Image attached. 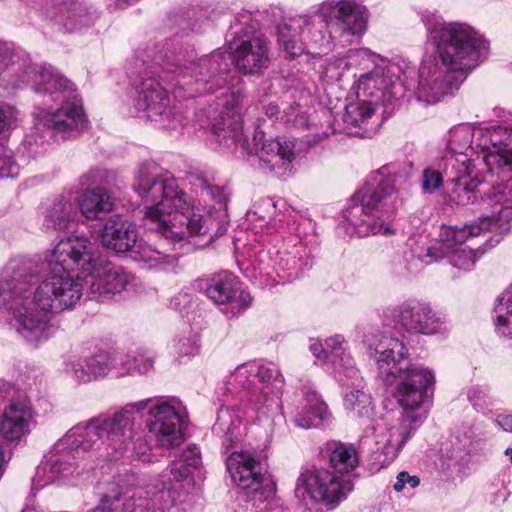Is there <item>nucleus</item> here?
<instances>
[{"instance_id":"obj_33","label":"nucleus","mask_w":512,"mask_h":512,"mask_svg":"<svg viewBox=\"0 0 512 512\" xmlns=\"http://www.w3.org/2000/svg\"><path fill=\"white\" fill-rule=\"evenodd\" d=\"M236 410L239 411V408L235 406L220 408L213 426V432L222 439V445L227 451L235 447L246 435V425Z\"/></svg>"},{"instance_id":"obj_18","label":"nucleus","mask_w":512,"mask_h":512,"mask_svg":"<svg viewBox=\"0 0 512 512\" xmlns=\"http://www.w3.org/2000/svg\"><path fill=\"white\" fill-rule=\"evenodd\" d=\"M197 287L215 304L228 305L224 313L230 318L239 316L252 302L251 295L240 291L237 278L227 271L199 280Z\"/></svg>"},{"instance_id":"obj_20","label":"nucleus","mask_w":512,"mask_h":512,"mask_svg":"<svg viewBox=\"0 0 512 512\" xmlns=\"http://www.w3.org/2000/svg\"><path fill=\"white\" fill-rule=\"evenodd\" d=\"M474 125L459 124L448 134L447 148L450 155L445 157V174L450 175L454 169L458 173H469L470 167H476L479 152L474 147Z\"/></svg>"},{"instance_id":"obj_52","label":"nucleus","mask_w":512,"mask_h":512,"mask_svg":"<svg viewBox=\"0 0 512 512\" xmlns=\"http://www.w3.org/2000/svg\"><path fill=\"white\" fill-rule=\"evenodd\" d=\"M474 147L475 151L483 155L491 151V125L485 127L474 126Z\"/></svg>"},{"instance_id":"obj_57","label":"nucleus","mask_w":512,"mask_h":512,"mask_svg":"<svg viewBox=\"0 0 512 512\" xmlns=\"http://www.w3.org/2000/svg\"><path fill=\"white\" fill-rule=\"evenodd\" d=\"M275 209L276 205L271 199H261L255 206L253 215L258 216V218L262 220L270 219L271 216L275 213Z\"/></svg>"},{"instance_id":"obj_41","label":"nucleus","mask_w":512,"mask_h":512,"mask_svg":"<svg viewBox=\"0 0 512 512\" xmlns=\"http://www.w3.org/2000/svg\"><path fill=\"white\" fill-rule=\"evenodd\" d=\"M122 355L124 359L119 360L118 376L135 373L143 374L153 368L154 355L148 350L138 349L127 354L122 353Z\"/></svg>"},{"instance_id":"obj_64","label":"nucleus","mask_w":512,"mask_h":512,"mask_svg":"<svg viewBox=\"0 0 512 512\" xmlns=\"http://www.w3.org/2000/svg\"><path fill=\"white\" fill-rule=\"evenodd\" d=\"M4 463H5V458H4L2 446L0 445V478L2 477V474L4 471Z\"/></svg>"},{"instance_id":"obj_35","label":"nucleus","mask_w":512,"mask_h":512,"mask_svg":"<svg viewBox=\"0 0 512 512\" xmlns=\"http://www.w3.org/2000/svg\"><path fill=\"white\" fill-rule=\"evenodd\" d=\"M493 323L498 336L512 339V289L507 288L496 298Z\"/></svg>"},{"instance_id":"obj_58","label":"nucleus","mask_w":512,"mask_h":512,"mask_svg":"<svg viewBox=\"0 0 512 512\" xmlns=\"http://www.w3.org/2000/svg\"><path fill=\"white\" fill-rule=\"evenodd\" d=\"M17 111L8 105L0 106V134L9 126L10 121L15 119Z\"/></svg>"},{"instance_id":"obj_37","label":"nucleus","mask_w":512,"mask_h":512,"mask_svg":"<svg viewBox=\"0 0 512 512\" xmlns=\"http://www.w3.org/2000/svg\"><path fill=\"white\" fill-rule=\"evenodd\" d=\"M134 259L142 263V267L154 270H167L175 266L178 255L170 254L168 251H159L150 246L137 244Z\"/></svg>"},{"instance_id":"obj_29","label":"nucleus","mask_w":512,"mask_h":512,"mask_svg":"<svg viewBox=\"0 0 512 512\" xmlns=\"http://www.w3.org/2000/svg\"><path fill=\"white\" fill-rule=\"evenodd\" d=\"M78 217L77 195L68 191L56 197L46 208L43 226L48 230L65 231L77 222Z\"/></svg>"},{"instance_id":"obj_59","label":"nucleus","mask_w":512,"mask_h":512,"mask_svg":"<svg viewBox=\"0 0 512 512\" xmlns=\"http://www.w3.org/2000/svg\"><path fill=\"white\" fill-rule=\"evenodd\" d=\"M15 165L14 162L7 158L5 160H0V178L12 177L15 174Z\"/></svg>"},{"instance_id":"obj_5","label":"nucleus","mask_w":512,"mask_h":512,"mask_svg":"<svg viewBox=\"0 0 512 512\" xmlns=\"http://www.w3.org/2000/svg\"><path fill=\"white\" fill-rule=\"evenodd\" d=\"M421 20L436 57L421 63L415 95L419 101L435 104L487 58L490 44L468 23L446 22L437 12L426 10Z\"/></svg>"},{"instance_id":"obj_47","label":"nucleus","mask_w":512,"mask_h":512,"mask_svg":"<svg viewBox=\"0 0 512 512\" xmlns=\"http://www.w3.org/2000/svg\"><path fill=\"white\" fill-rule=\"evenodd\" d=\"M442 171L427 167L422 172L421 189L425 194H433L443 185V177L446 176L445 159L439 164Z\"/></svg>"},{"instance_id":"obj_44","label":"nucleus","mask_w":512,"mask_h":512,"mask_svg":"<svg viewBox=\"0 0 512 512\" xmlns=\"http://www.w3.org/2000/svg\"><path fill=\"white\" fill-rule=\"evenodd\" d=\"M44 127L36 130V120L34 119V126L29 134H27L22 142L23 153L28 157H35L43 153L46 149L47 136L42 132Z\"/></svg>"},{"instance_id":"obj_53","label":"nucleus","mask_w":512,"mask_h":512,"mask_svg":"<svg viewBox=\"0 0 512 512\" xmlns=\"http://www.w3.org/2000/svg\"><path fill=\"white\" fill-rule=\"evenodd\" d=\"M132 457L144 462L151 463L154 461L153 448L141 437L133 442Z\"/></svg>"},{"instance_id":"obj_7","label":"nucleus","mask_w":512,"mask_h":512,"mask_svg":"<svg viewBox=\"0 0 512 512\" xmlns=\"http://www.w3.org/2000/svg\"><path fill=\"white\" fill-rule=\"evenodd\" d=\"M323 76L329 83L354 78L350 95L378 105L391 103L404 90L400 66L367 48L350 49L344 56L330 60Z\"/></svg>"},{"instance_id":"obj_45","label":"nucleus","mask_w":512,"mask_h":512,"mask_svg":"<svg viewBox=\"0 0 512 512\" xmlns=\"http://www.w3.org/2000/svg\"><path fill=\"white\" fill-rule=\"evenodd\" d=\"M114 179V173L100 167H93L83 173L78 179V185L82 189H91L93 186H101L110 183Z\"/></svg>"},{"instance_id":"obj_17","label":"nucleus","mask_w":512,"mask_h":512,"mask_svg":"<svg viewBox=\"0 0 512 512\" xmlns=\"http://www.w3.org/2000/svg\"><path fill=\"white\" fill-rule=\"evenodd\" d=\"M61 106L56 110L37 106L33 117L36 120V130L46 128L47 132L67 138L74 132L81 131L87 122L81 100L76 94L59 101Z\"/></svg>"},{"instance_id":"obj_50","label":"nucleus","mask_w":512,"mask_h":512,"mask_svg":"<svg viewBox=\"0 0 512 512\" xmlns=\"http://www.w3.org/2000/svg\"><path fill=\"white\" fill-rule=\"evenodd\" d=\"M282 119L286 124L298 129H314V124L311 123L310 117L301 111L298 106H291L285 110Z\"/></svg>"},{"instance_id":"obj_19","label":"nucleus","mask_w":512,"mask_h":512,"mask_svg":"<svg viewBox=\"0 0 512 512\" xmlns=\"http://www.w3.org/2000/svg\"><path fill=\"white\" fill-rule=\"evenodd\" d=\"M84 458L71 448L58 449V441L49 453L46 461L37 468L33 487L40 489L51 483H65L79 476L84 470Z\"/></svg>"},{"instance_id":"obj_23","label":"nucleus","mask_w":512,"mask_h":512,"mask_svg":"<svg viewBox=\"0 0 512 512\" xmlns=\"http://www.w3.org/2000/svg\"><path fill=\"white\" fill-rule=\"evenodd\" d=\"M46 8L48 17L55 19L68 32H78L91 27L99 17L96 9L84 0H50Z\"/></svg>"},{"instance_id":"obj_62","label":"nucleus","mask_w":512,"mask_h":512,"mask_svg":"<svg viewBox=\"0 0 512 512\" xmlns=\"http://www.w3.org/2000/svg\"><path fill=\"white\" fill-rule=\"evenodd\" d=\"M472 438V432L470 429L466 430L463 434V438H461L459 435H456V439L459 441L460 449H464L468 443H470V440Z\"/></svg>"},{"instance_id":"obj_14","label":"nucleus","mask_w":512,"mask_h":512,"mask_svg":"<svg viewBox=\"0 0 512 512\" xmlns=\"http://www.w3.org/2000/svg\"><path fill=\"white\" fill-rule=\"evenodd\" d=\"M17 52L21 58L20 67L4 72L1 80L4 81L5 76H9L11 79L8 80V84L12 87L32 83L37 94L48 97L52 102H59L76 94L73 84L57 69L50 65L32 64L24 52L19 49Z\"/></svg>"},{"instance_id":"obj_21","label":"nucleus","mask_w":512,"mask_h":512,"mask_svg":"<svg viewBox=\"0 0 512 512\" xmlns=\"http://www.w3.org/2000/svg\"><path fill=\"white\" fill-rule=\"evenodd\" d=\"M392 313L408 332L430 335L445 329V318L424 302H403Z\"/></svg>"},{"instance_id":"obj_60","label":"nucleus","mask_w":512,"mask_h":512,"mask_svg":"<svg viewBox=\"0 0 512 512\" xmlns=\"http://www.w3.org/2000/svg\"><path fill=\"white\" fill-rule=\"evenodd\" d=\"M496 423L505 431L512 432V414H501L497 417Z\"/></svg>"},{"instance_id":"obj_36","label":"nucleus","mask_w":512,"mask_h":512,"mask_svg":"<svg viewBox=\"0 0 512 512\" xmlns=\"http://www.w3.org/2000/svg\"><path fill=\"white\" fill-rule=\"evenodd\" d=\"M378 104L349 94L343 122L347 128H362L374 115Z\"/></svg>"},{"instance_id":"obj_16","label":"nucleus","mask_w":512,"mask_h":512,"mask_svg":"<svg viewBox=\"0 0 512 512\" xmlns=\"http://www.w3.org/2000/svg\"><path fill=\"white\" fill-rule=\"evenodd\" d=\"M294 492L305 505H337L345 498L340 478L323 468L301 471Z\"/></svg>"},{"instance_id":"obj_42","label":"nucleus","mask_w":512,"mask_h":512,"mask_svg":"<svg viewBox=\"0 0 512 512\" xmlns=\"http://www.w3.org/2000/svg\"><path fill=\"white\" fill-rule=\"evenodd\" d=\"M480 164H484L490 173L509 171L512 166V148L500 147L499 150H491L479 157L476 166Z\"/></svg>"},{"instance_id":"obj_55","label":"nucleus","mask_w":512,"mask_h":512,"mask_svg":"<svg viewBox=\"0 0 512 512\" xmlns=\"http://www.w3.org/2000/svg\"><path fill=\"white\" fill-rule=\"evenodd\" d=\"M278 265L282 270L289 271V276H298L301 266L300 260L290 253H279Z\"/></svg>"},{"instance_id":"obj_48","label":"nucleus","mask_w":512,"mask_h":512,"mask_svg":"<svg viewBox=\"0 0 512 512\" xmlns=\"http://www.w3.org/2000/svg\"><path fill=\"white\" fill-rule=\"evenodd\" d=\"M21 58L13 44L0 40V77L4 72L20 67Z\"/></svg>"},{"instance_id":"obj_46","label":"nucleus","mask_w":512,"mask_h":512,"mask_svg":"<svg viewBox=\"0 0 512 512\" xmlns=\"http://www.w3.org/2000/svg\"><path fill=\"white\" fill-rule=\"evenodd\" d=\"M199 339L194 334L173 339L171 350L178 359L190 358L199 352Z\"/></svg>"},{"instance_id":"obj_8","label":"nucleus","mask_w":512,"mask_h":512,"mask_svg":"<svg viewBox=\"0 0 512 512\" xmlns=\"http://www.w3.org/2000/svg\"><path fill=\"white\" fill-rule=\"evenodd\" d=\"M409 180L404 167L389 164L372 172L366 184L354 195L345 212L346 220L359 235H391L389 221L402 205L399 188Z\"/></svg>"},{"instance_id":"obj_61","label":"nucleus","mask_w":512,"mask_h":512,"mask_svg":"<svg viewBox=\"0 0 512 512\" xmlns=\"http://www.w3.org/2000/svg\"><path fill=\"white\" fill-rule=\"evenodd\" d=\"M26 6L31 7L33 9H44L45 4H47L46 0H20Z\"/></svg>"},{"instance_id":"obj_27","label":"nucleus","mask_w":512,"mask_h":512,"mask_svg":"<svg viewBox=\"0 0 512 512\" xmlns=\"http://www.w3.org/2000/svg\"><path fill=\"white\" fill-rule=\"evenodd\" d=\"M227 470L235 484L257 492L264 480L259 460L245 451H234L226 459Z\"/></svg>"},{"instance_id":"obj_32","label":"nucleus","mask_w":512,"mask_h":512,"mask_svg":"<svg viewBox=\"0 0 512 512\" xmlns=\"http://www.w3.org/2000/svg\"><path fill=\"white\" fill-rule=\"evenodd\" d=\"M243 98L244 96L238 90L231 91L226 95L221 118L211 125V130L217 136V140L221 141V136L226 138L229 134L235 141H238V130L242 128L240 110Z\"/></svg>"},{"instance_id":"obj_3","label":"nucleus","mask_w":512,"mask_h":512,"mask_svg":"<svg viewBox=\"0 0 512 512\" xmlns=\"http://www.w3.org/2000/svg\"><path fill=\"white\" fill-rule=\"evenodd\" d=\"M368 353L377 366L378 378L402 409L401 416L376 435L378 449L394 460L428 416L425 403L435 375L428 367L410 359L408 347L386 331L365 336Z\"/></svg>"},{"instance_id":"obj_11","label":"nucleus","mask_w":512,"mask_h":512,"mask_svg":"<svg viewBox=\"0 0 512 512\" xmlns=\"http://www.w3.org/2000/svg\"><path fill=\"white\" fill-rule=\"evenodd\" d=\"M345 338L336 334L322 340H312L309 349L320 364L332 370L334 378L343 386L359 387L362 382L359 370L345 346ZM344 407L354 417L369 421L374 415V405L370 395L356 388L344 395Z\"/></svg>"},{"instance_id":"obj_26","label":"nucleus","mask_w":512,"mask_h":512,"mask_svg":"<svg viewBox=\"0 0 512 512\" xmlns=\"http://www.w3.org/2000/svg\"><path fill=\"white\" fill-rule=\"evenodd\" d=\"M257 398L255 399V411L262 414L277 412L280 408V386L282 380L277 367L272 364L256 362Z\"/></svg>"},{"instance_id":"obj_15","label":"nucleus","mask_w":512,"mask_h":512,"mask_svg":"<svg viewBox=\"0 0 512 512\" xmlns=\"http://www.w3.org/2000/svg\"><path fill=\"white\" fill-rule=\"evenodd\" d=\"M251 145L247 139L242 142V147L248 154L255 153L261 166L273 172L277 177H286L294 170L295 144L286 138H265V133L258 126L252 138Z\"/></svg>"},{"instance_id":"obj_31","label":"nucleus","mask_w":512,"mask_h":512,"mask_svg":"<svg viewBox=\"0 0 512 512\" xmlns=\"http://www.w3.org/2000/svg\"><path fill=\"white\" fill-rule=\"evenodd\" d=\"M304 400L294 416L296 426L309 429L321 426L330 418L326 403L320 395L310 386L304 387Z\"/></svg>"},{"instance_id":"obj_1","label":"nucleus","mask_w":512,"mask_h":512,"mask_svg":"<svg viewBox=\"0 0 512 512\" xmlns=\"http://www.w3.org/2000/svg\"><path fill=\"white\" fill-rule=\"evenodd\" d=\"M134 285V275L112 266L95 240L71 234L44 258L15 257L7 263L0 279V309L11 311L17 333L38 346L58 330L49 315L74 308L84 290L105 302Z\"/></svg>"},{"instance_id":"obj_34","label":"nucleus","mask_w":512,"mask_h":512,"mask_svg":"<svg viewBox=\"0 0 512 512\" xmlns=\"http://www.w3.org/2000/svg\"><path fill=\"white\" fill-rule=\"evenodd\" d=\"M202 463L201 453L195 445H189L181 454L168 466L164 474L163 480L172 486V482H191L192 468L200 467Z\"/></svg>"},{"instance_id":"obj_39","label":"nucleus","mask_w":512,"mask_h":512,"mask_svg":"<svg viewBox=\"0 0 512 512\" xmlns=\"http://www.w3.org/2000/svg\"><path fill=\"white\" fill-rule=\"evenodd\" d=\"M123 359L122 353H110L107 351H99L88 356L87 363L93 381L107 376L112 371L118 376V369H120L119 360Z\"/></svg>"},{"instance_id":"obj_51","label":"nucleus","mask_w":512,"mask_h":512,"mask_svg":"<svg viewBox=\"0 0 512 512\" xmlns=\"http://www.w3.org/2000/svg\"><path fill=\"white\" fill-rule=\"evenodd\" d=\"M491 150L502 148H511L512 129L501 125H491Z\"/></svg>"},{"instance_id":"obj_4","label":"nucleus","mask_w":512,"mask_h":512,"mask_svg":"<svg viewBox=\"0 0 512 512\" xmlns=\"http://www.w3.org/2000/svg\"><path fill=\"white\" fill-rule=\"evenodd\" d=\"M147 409L146 428L155 449H172L183 441L182 426L188 414L186 407L176 397L160 396L129 404L110 416L94 417L73 426L58 440V449L71 448L85 459L98 443L111 448V459H118L127 452L132 439L134 414Z\"/></svg>"},{"instance_id":"obj_38","label":"nucleus","mask_w":512,"mask_h":512,"mask_svg":"<svg viewBox=\"0 0 512 512\" xmlns=\"http://www.w3.org/2000/svg\"><path fill=\"white\" fill-rule=\"evenodd\" d=\"M256 371L255 361L243 363L235 368L229 379L230 385L240 386L247 390L243 397L246 398L253 410H255V399L257 398L256 379L254 376Z\"/></svg>"},{"instance_id":"obj_40","label":"nucleus","mask_w":512,"mask_h":512,"mask_svg":"<svg viewBox=\"0 0 512 512\" xmlns=\"http://www.w3.org/2000/svg\"><path fill=\"white\" fill-rule=\"evenodd\" d=\"M329 451L330 465L339 473L350 472L358 465V454L352 445L335 442L329 445Z\"/></svg>"},{"instance_id":"obj_30","label":"nucleus","mask_w":512,"mask_h":512,"mask_svg":"<svg viewBox=\"0 0 512 512\" xmlns=\"http://www.w3.org/2000/svg\"><path fill=\"white\" fill-rule=\"evenodd\" d=\"M77 203L84 218L97 220L99 223H103L115 207L110 192L102 186L84 190L81 195H77Z\"/></svg>"},{"instance_id":"obj_9","label":"nucleus","mask_w":512,"mask_h":512,"mask_svg":"<svg viewBox=\"0 0 512 512\" xmlns=\"http://www.w3.org/2000/svg\"><path fill=\"white\" fill-rule=\"evenodd\" d=\"M341 38L362 36L367 28V9L350 0H326L320 4L317 15H299L284 19L278 26L277 40L286 56L295 58L304 51L305 40L317 43L322 39L321 22ZM344 41H349L345 39Z\"/></svg>"},{"instance_id":"obj_22","label":"nucleus","mask_w":512,"mask_h":512,"mask_svg":"<svg viewBox=\"0 0 512 512\" xmlns=\"http://www.w3.org/2000/svg\"><path fill=\"white\" fill-rule=\"evenodd\" d=\"M474 168L475 167H470L469 173H458L457 169H454L452 174L446 175L447 182L451 185L448 189V200L450 203L461 206L478 203L482 209L491 211V214L486 215L485 217H491L494 221L497 218V213L492 209V207L484 205L483 193L490 188L508 186L512 184V180L498 185L484 186L479 189L481 181L477 178H470Z\"/></svg>"},{"instance_id":"obj_63","label":"nucleus","mask_w":512,"mask_h":512,"mask_svg":"<svg viewBox=\"0 0 512 512\" xmlns=\"http://www.w3.org/2000/svg\"><path fill=\"white\" fill-rule=\"evenodd\" d=\"M265 114L269 118L276 116L279 113V106L276 103H269L265 108Z\"/></svg>"},{"instance_id":"obj_43","label":"nucleus","mask_w":512,"mask_h":512,"mask_svg":"<svg viewBox=\"0 0 512 512\" xmlns=\"http://www.w3.org/2000/svg\"><path fill=\"white\" fill-rule=\"evenodd\" d=\"M64 373L77 384H87L93 381L88 368L87 357L67 360L64 364Z\"/></svg>"},{"instance_id":"obj_12","label":"nucleus","mask_w":512,"mask_h":512,"mask_svg":"<svg viewBox=\"0 0 512 512\" xmlns=\"http://www.w3.org/2000/svg\"><path fill=\"white\" fill-rule=\"evenodd\" d=\"M144 68L139 71V83L136 86L135 107L138 112L151 121L157 122L163 128H176L180 123L175 106L166 87L162 86L160 78L166 84H173L165 80L162 66L157 64V52L151 63L143 60Z\"/></svg>"},{"instance_id":"obj_56","label":"nucleus","mask_w":512,"mask_h":512,"mask_svg":"<svg viewBox=\"0 0 512 512\" xmlns=\"http://www.w3.org/2000/svg\"><path fill=\"white\" fill-rule=\"evenodd\" d=\"M420 484V478L416 475H410L406 471H401L396 477L393 488L396 492H402L407 488L413 489Z\"/></svg>"},{"instance_id":"obj_13","label":"nucleus","mask_w":512,"mask_h":512,"mask_svg":"<svg viewBox=\"0 0 512 512\" xmlns=\"http://www.w3.org/2000/svg\"><path fill=\"white\" fill-rule=\"evenodd\" d=\"M137 478L132 473L118 475L110 483L107 494L101 498L100 506L91 509L89 512H110L113 510L114 502L124 497L122 508L124 512H168L173 506L174 498L170 486L163 480L164 487L156 488H135Z\"/></svg>"},{"instance_id":"obj_49","label":"nucleus","mask_w":512,"mask_h":512,"mask_svg":"<svg viewBox=\"0 0 512 512\" xmlns=\"http://www.w3.org/2000/svg\"><path fill=\"white\" fill-rule=\"evenodd\" d=\"M468 400L477 411H484L493 404V397L487 387L473 386L468 390Z\"/></svg>"},{"instance_id":"obj_2","label":"nucleus","mask_w":512,"mask_h":512,"mask_svg":"<svg viewBox=\"0 0 512 512\" xmlns=\"http://www.w3.org/2000/svg\"><path fill=\"white\" fill-rule=\"evenodd\" d=\"M192 185L199 201L206 203V215L156 162L145 161L134 173L133 190L145 205V219L173 248L176 244L182 246L190 236H207L211 241L224 232L228 223L227 190L211 184L204 176H195Z\"/></svg>"},{"instance_id":"obj_10","label":"nucleus","mask_w":512,"mask_h":512,"mask_svg":"<svg viewBox=\"0 0 512 512\" xmlns=\"http://www.w3.org/2000/svg\"><path fill=\"white\" fill-rule=\"evenodd\" d=\"M230 57L219 50L198 59L191 45L180 38L166 40L157 51L165 80L188 92V97L214 93L227 84Z\"/></svg>"},{"instance_id":"obj_54","label":"nucleus","mask_w":512,"mask_h":512,"mask_svg":"<svg viewBox=\"0 0 512 512\" xmlns=\"http://www.w3.org/2000/svg\"><path fill=\"white\" fill-rule=\"evenodd\" d=\"M430 258L424 255V259L419 257L411 256L405 260V265L400 268H396V272L399 276L408 277L417 274L423 268V263L429 264Z\"/></svg>"},{"instance_id":"obj_24","label":"nucleus","mask_w":512,"mask_h":512,"mask_svg":"<svg viewBox=\"0 0 512 512\" xmlns=\"http://www.w3.org/2000/svg\"><path fill=\"white\" fill-rule=\"evenodd\" d=\"M91 234L104 247L117 253L132 251L138 244L135 225L119 215L111 216L103 223H97Z\"/></svg>"},{"instance_id":"obj_25","label":"nucleus","mask_w":512,"mask_h":512,"mask_svg":"<svg viewBox=\"0 0 512 512\" xmlns=\"http://www.w3.org/2000/svg\"><path fill=\"white\" fill-rule=\"evenodd\" d=\"M34 412L26 396L11 399L0 415V434L8 441H19L30 433Z\"/></svg>"},{"instance_id":"obj_28","label":"nucleus","mask_w":512,"mask_h":512,"mask_svg":"<svg viewBox=\"0 0 512 512\" xmlns=\"http://www.w3.org/2000/svg\"><path fill=\"white\" fill-rule=\"evenodd\" d=\"M230 50L233 62L243 73H255L267 66L268 46L262 38L234 41L230 44Z\"/></svg>"},{"instance_id":"obj_6","label":"nucleus","mask_w":512,"mask_h":512,"mask_svg":"<svg viewBox=\"0 0 512 512\" xmlns=\"http://www.w3.org/2000/svg\"><path fill=\"white\" fill-rule=\"evenodd\" d=\"M483 203L492 207L497 218L493 221L491 217H480L463 226H442L440 240L427 249L426 257L430 258L428 262L446 257L453 267L468 271L474 266L478 256L471 247L463 246L466 241L491 231L494 236L489 241L500 242L502 236L512 227V184L485 191Z\"/></svg>"}]
</instances>
